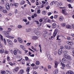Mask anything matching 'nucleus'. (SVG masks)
<instances>
[{
	"mask_svg": "<svg viewBox=\"0 0 74 74\" xmlns=\"http://www.w3.org/2000/svg\"><path fill=\"white\" fill-rule=\"evenodd\" d=\"M42 35L46 39H47L48 37H49V34H48V32H42Z\"/></svg>",
	"mask_w": 74,
	"mask_h": 74,
	"instance_id": "1",
	"label": "nucleus"
},
{
	"mask_svg": "<svg viewBox=\"0 0 74 74\" xmlns=\"http://www.w3.org/2000/svg\"><path fill=\"white\" fill-rule=\"evenodd\" d=\"M58 29H57L54 30L53 33V36L54 37H56V34H57V33H58Z\"/></svg>",
	"mask_w": 74,
	"mask_h": 74,
	"instance_id": "2",
	"label": "nucleus"
},
{
	"mask_svg": "<svg viewBox=\"0 0 74 74\" xmlns=\"http://www.w3.org/2000/svg\"><path fill=\"white\" fill-rule=\"evenodd\" d=\"M3 34L5 35V36L6 37V36H8L10 35V33L8 32V31H4L3 32Z\"/></svg>",
	"mask_w": 74,
	"mask_h": 74,
	"instance_id": "3",
	"label": "nucleus"
},
{
	"mask_svg": "<svg viewBox=\"0 0 74 74\" xmlns=\"http://www.w3.org/2000/svg\"><path fill=\"white\" fill-rule=\"evenodd\" d=\"M65 48L67 49L70 50L71 49V47L69 45H66L64 46Z\"/></svg>",
	"mask_w": 74,
	"mask_h": 74,
	"instance_id": "4",
	"label": "nucleus"
},
{
	"mask_svg": "<svg viewBox=\"0 0 74 74\" xmlns=\"http://www.w3.org/2000/svg\"><path fill=\"white\" fill-rule=\"evenodd\" d=\"M10 5H15V7H17L18 5V3H11L10 4Z\"/></svg>",
	"mask_w": 74,
	"mask_h": 74,
	"instance_id": "5",
	"label": "nucleus"
},
{
	"mask_svg": "<svg viewBox=\"0 0 74 74\" xmlns=\"http://www.w3.org/2000/svg\"><path fill=\"white\" fill-rule=\"evenodd\" d=\"M47 58L49 59V60H53V58L49 54L47 55Z\"/></svg>",
	"mask_w": 74,
	"mask_h": 74,
	"instance_id": "6",
	"label": "nucleus"
},
{
	"mask_svg": "<svg viewBox=\"0 0 74 74\" xmlns=\"http://www.w3.org/2000/svg\"><path fill=\"white\" fill-rule=\"evenodd\" d=\"M56 23H53L52 24V27L53 29H54L55 28H56Z\"/></svg>",
	"mask_w": 74,
	"mask_h": 74,
	"instance_id": "7",
	"label": "nucleus"
},
{
	"mask_svg": "<svg viewBox=\"0 0 74 74\" xmlns=\"http://www.w3.org/2000/svg\"><path fill=\"white\" fill-rule=\"evenodd\" d=\"M7 42L9 43L10 45H12V42L10 39H8L7 40Z\"/></svg>",
	"mask_w": 74,
	"mask_h": 74,
	"instance_id": "8",
	"label": "nucleus"
},
{
	"mask_svg": "<svg viewBox=\"0 0 74 74\" xmlns=\"http://www.w3.org/2000/svg\"><path fill=\"white\" fill-rule=\"evenodd\" d=\"M18 39L19 42L21 43H23V40L21 38L18 37Z\"/></svg>",
	"mask_w": 74,
	"mask_h": 74,
	"instance_id": "9",
	"label": "nucleus"
},
{
	"mask_svg": "<svg viewBox=\"0 0 74 74\" xmlns=\"http://www.w3.org/2000/svg\"><path fill=\"white\" fill-rule=\"evenodd\" d=\"M55 65L54 67L55 68H57L58 66V62L57 61H55L54 62Z\"/></svg>",
	"mask_w": 74,
	"mask_h": 74,
	"instance_id": "10",
	"label": "nucleus"
},
{
	"mask_svg": "<svg viewBox=\"0 0 74 74\" xmlns=\"http://www.w3.org/2000/svg\"><path fill=\"white\" fill-rule=\"evenodd\" d=\"M63 51V50L61 49H60L59 50L58 53L59 55H60L62 53V52Z\"/></svg>",
	"mask_w": 74,
	"mask_h": 74,
	"instance_id": "11",
	"label": "nucleus"
},
{
	"mask_svg": "<svg viewBox=\"0 0 74 74\" xmlns=\"http://www.w3.org/2000/svg\"><path fill=\"white\" fill-rule=\"evenodd\" d=\"M18 70H19V68L18 67L16 68L13 70L14 73H16L18 71Z\"/></svg>",
	"mask_w": 74,
	"mask_h": 74,
	"instance_id": "12",
	"label": "nucleus"
},
{
	"mask_svg": "<svg viewBox=\"0 0 74 74\" xmlns=\"http://www.w3.org/2000/svg\"><path fill=\"white\" fill-rule=\"evenodd\" d=\"M6 37L7 38H10V39H12V38H14V37L12 36H6Z\"/></svg>",
	"mask_w": 74,
	"mask_h": 74,
	"instance_id": "13",
	"label": "nucleus"
},
{
	"mask_svg": "<svg viewBox=\"0 0 74 74\" xmlns=\"http://www.w3.org/2000/svg\"><path fill=\"white\" fill-rule=\"evenodd\" d=\"M66 43H67L68 44H69V45H72L73 44V43L72 42H70L69 41H67Z\"/></svg>",
	"mask_w": 74,
	"mask_h": 74,
	"instance_id": "14",
	"label": "nucleus"
},
{
	"mask_svg": "<svg viewBox=\"0 0 74 74\" xmlns=\"http://www.w3.org/2000/svg\"><path fill=\"white\" fill-rule=\"evenodd\" d=\"M16 48H15V50L14 51V55H17V51H16Z\"/></svg>",
	"mask_w": 74,
	"mask_h": 74,
	"instance_id": "15",
	"label": "nucleus"
},
{
	"mask_svg": "<svg viewBox=\"0 0 74 74\" xmlns=\"http://www.w3.org/2000/svg\"><path fill=\"white\" fill-rule=\"evenodd\" d=\"M66 27L67 29H70L71 27V26L70 25H66Z\"/></svg>",
	"mask_w": 74,
	"mask_h": 74,
	"instance_id": "16",
	"label": "nucleus"
},
{
	"mask_svg": "<svg viewBox=\"0 0 74 74\" xmlns=\"http://www.w3.org/2000/svg\"><path fill=\"white\" fill-rule=\"evenodd\" d=\"M62 61L63 62V63H66V59H65V58H62Z\"/></svg>",
	"mask_w": 74,
	"mask_h": 74,
	"instance_id": "17",
	"label": "nucleus"
},
{
	"mask_svg": "<svg viewBox=\"0 0 74 74\" xmlns=\"http://www.w3.org/2000/svg\"><path fill=\"white\" fill-rule=\"evenodd\" d=\"M59 19L60 21H63V17L62 16H60L59 17Z\"/></svg>",
	"mask_w": 74,
	"mask_h": 74,
	"instance_id": "18",
	"label": "nucleus"
},
{
	"mask_svg": "<svg viewBox=\"0 0 74 74\" xmlns=\"http://www.w3.org/2000/svg\"><path fill=\"white\" fill-rule=\"evenodd\" d=\"M55 3H57V1H53V2H52L50 3V5H53V3H54L55 4Z\"/></svg>",
	"mask_w": 74,
	"mask_h": 74,
	"instance_id": "19",
	"label": "nucleus"
},
{
	"mask_svg": "<svg viewBox=\"0 0 74 74\" xmlns=\"http://www.w3.org/2000/svg\"><path fill=\"white\" fill-rule=\"evenodd\" d=\"M38 38V37L37 36H33L32 38V39L34 40H37Z\"/></svg>",
	"mask_w": 74,
	"mask_h": 74,
	"instance_id": "20",
	"label": "nucleus"
},
{
	"mask_svg": "<svg viewBox=\"0 0 74 74\" xmlns=\"http://www.w3.org/2000/svg\"><path fill=\"white\" fill-rule=\"evenodd\" d=\"M30 31H31V29L30 28L26 29V32L27 33H29V32H30Z\"/></svg>",
	"mask_w": 74,
	"mask_h": 74,
	"instance_id": "21",
	"label": "nucleus"
},
{
	"mask_svg": "<svg viewBox=\"0 0 74 74\" xmlns=\"http://www.w3.org/2000/svg\"><path fill=\"white\" fill-rule=\"evenodd\" d=\"M58 73V69H56L55 71H54L53 72V74H57Z\"/></svg>",
	"mask_w": 74,
	"mask_h": 74,
	"instance_id": "22",
	"label": "nucleus"
},
{
	"mask_svg": "<svg viewBox=\"0 0 74 74\" xmlns=\"http://www.w3.org/2000/svg\"><path fill=\"white\" fill-rule=\"evenodd\" d=\"M25 3V1L23 0L21 2L20 4L21 5H22L23 4H24Z\"/></svg>",
	"mask_w": 74,
	"mask_h": 74,
	"instance_id": "23",
	"label": "nucleus"
},
{
	"mask_svg": "<svg viewBox=\"0 0 74 74\" xmlns=\"http://www.w3.org/2000/svg\"><path fill=\"white\" fill-rule=\"evenodd\" d=\"M66 66L69 69H70L71 68V66H70V64H67Z\"/></svg>",
	"mask_w": 74,
	"mask_h": 74,
	"instance_id": "24",
	"label": "nucleus"
},
{
	"mask_svg": "<svg viewBox=\"0 0 74 74\" xmlns=\"http://www.w3.org/2000/svg\"><path fill=\"white\" fill-rule=\"evenodd\" d=\"M5 7L6 9H7L8 10H10V6L5 5Z\"/></svg>",
	"mask_w": 74,
	"mask_h": 74,
	"instance_id": "25",
	"label": "nucleus"
},
{
	"mask_svg": "<svg viewBox=\"0 0 74 74\" xmlns=\"http://www.w3.org/2000/svg\"><path fill=\"white\" fill-rule=\"evenodd\" d=\"M67 63H68L67 64H71V62L69 60H67Z\"/></svg>",
	"mask_w": 74,
	"mask_h": 74,
	"instance_id": "26",
	"label": "nucleus"
},
{
	"mask_svg": "<svg viewBox=\"0 0 74 74\" xmlns=\"http://www.w3.org/2000/svg\"><path fill=\"white\" fill-rule=\"evenodd\" d=\"M16 50L17 51V52H18V53H21V54L22 53V52L21 51H19V50L18 49H16Z\"/></svg>",
	"mask_w": 74,
	"mask_h": 74,
	"instance_id": "27",
	"label": "nucleus"
},
{
	"mask_svg": "<svg viewBox=\"0 0 74 74\" xmlns=\"http://www.w3.org/2000/svg\"><path fill=\"white\" fill-rule=\"evenodd\" d=\"M20 74H22L24 73V71L23 70H21L20 71Z\"/></svg>",
	"mask_w": 74,
	"mask_h": 74,
	"instance_id": "28",
	"label": "nucleus"
},
{
	"mask_svg": "<svg viewBox=\"0 0 74 74\" xmlns=\"http://www.w3.org/2000/svg\"><path fill=\"white\" fill-rule=\"evenodd\" d=\"M68 72L69 73V74H74V73L71 71H69Z\"/></svg>",
	"mask_w": 74,
	"mask_h": 74,
	"instance_id": "29",
	"label": "nucleus"
},
{
	"mask_svg": "<svg viewBox=\"0 0 74 74\" xmlns=\"http://www.w3.org/2000/svg\"><path fill=\"white\" fill-rule=\"evenodd\" d=\"M66 12V9L62 10V13L63 14H64Z\"/></svg>",
	"mask_w": 74,
	"mask_h": 74,
	"instance_id": "30",
	"label": "nucleus"
},
{
	"mask_svg": "<svg viewBox=\"0 0 74 74\" xmlns=\"http://www.w3.org/2000/svg\"><path fill=\"white\" fill-rule=\"evenodd\" d=\"M7 60L8 61H11V60L10 59V58L9 56H7Z\"/></svg>",
	"mask_w": 74,
	"mask_h": 74,
	"instance_id": "31",
	"label": "nucleus"
},
{
	"mask_svg": "<svg viewBox=\"0 0 74 74\" xmlns=\"http://www.w3.org/2000/svg\"><path fill=\"white\" fill-rule=\"evenodd\" d=\"M60 64H61V65H62V67H65L66 66L65 64L63 63H62V62H61Z\"/></svg>",
	"mask_w": 74,
	"mask_h": 74,
	"instance_id": "32",
	"label": "nucleus"
},
{
	"mask_svg": "<svg viewBox=\"0 0 74 74\" xmlns=\"http://www.w3.org/2000/svg\"><path fill=\"white\" fill-rule=\"evenodd\" d=\"M36 65H39L40 64V62L38 61H37L36 62Z\"/></svg>",
	"mask_w": 74,
	"mask_h": 74,
	"instance_id": "33",
	"label": "nucleus"
},
{
	"mask_svg": "<svg viewBox=\"0 0 74 74\" xmlns=\"http://www.w3.org/2000/svg\"><path fill=\"white\" fill-rule=\"evenodd\" d=\"M4 50L3 49H1V50H0V52L1 53H3L4 52Z\"/></svg>",
	"mask_w": 74,
	"mask_h": 74,
	"instance_id": "34",
	"label": "nucleus"
},
{
	"mask_svg": "<svg viewBox=\"0 0 74 74\" xmlns=\"http://www.w3.org/2000/svg\"><path fill=\"white\" fill-rule=\"evenodd\" d=\"M44 70L45 72H48V69H47V67H46L44 68Z\"/></svg>",
	"mask_w": 74,
	"mask_h": 74,
	"instance_id": "35",
	"label": "nucleus"
},
{
	"mask_svg": "<svg viewBox=\"0 0 74 74\" xmlns=\"http://www.w3.org/2000/svg\"><path fill=\"white\" fill-rule=\"evenodd\" d=\"M1 74H6L5 71H1Z\"/></svg>",
	"mask_w": 74,
	"mask_h": 74,
	"instance_id": "36",
	"label": "nucleus"
},
{
	"mask_svg": "<svg viewBox=\"0 0 74 74\" xmlns=\"http://www.w3.org/2000/svg\"><path fill=\"white\" fill-rule=\"evenodd\" d=\"M69 8H73V7H71V5L70 4H68V5Z\"/></svg>",
	"mask_w": 74,
	"mask_h": 74,
	"instance_id": "37",
	"label": "nucleus"
},
{
	"mask_svg": "<svg viewBox=\"0 0 74 74\" xmlns=\"http://www.w3.org/2000/svg\"><path fill=\"white\" fill-rule=\"evenodd\" d=\"M3 13H4V14H5V13H7V10H3Z\"/></svg>",
	"mask_w": 74,
	"mask_h": 74,
	"instance_id": "38",
	"label": "nucleus"
},
{
	"mask_svg": "<svg viewBox=\"0 0 74 74\" xmlns=\"http://www.w3.org/2000/svg\"><path fill=\"white\" fill-rule=\"evenodd\" d=\"M30 68L29 67H28L26 69V71H27V72L28 73V72H29V71H30Z\"/></svg>",
	"mask_w": 74,
	"mask_h": 74,
	"instance_id": "39",
	"label": "nucleus"
},
{
	"mask_svg": "<svg viewBox=\"0 0 74 74\" xmlns=\"http://www.w3.org/2000/svg\"><path fill=\"white\" fill-rule=\"evenodd\" d=\"M63 53L64 54H66V53H68V51H63Z\"/></svg>",
	"mask_w": 74,
	"mask_h": 74,
	"instance_id": "40",
	"label": "nucleus"
},
{
	"mask_svg": "<svg viewBox=\"0 0 74 74\" xmlns=\"http://www.w3.org/2000/svg\"><path fill=\"white\" fill-rule=\"evenodd\" d=\"M46 11H43L42 12V14L43 15H45L46 14Z\"/></svg>",
	"mask_w": 74,
	"mask_h": 74,
	"instance_id": "41",
	"label": "nucleus"
},
{
	"mask_svg": "<svg viewBox=\"0 0 74 74\" xmlns=\"http://www.w3.org/2000/svg\"><path fill=\"white\" fill-rule=\"evenodd\" d=\"M0 36L1 39V40H2V41H3V36H2L1 34H0Z\"/></svg>",
	"mask_w": 74,
	"mask_h": 74,
	"instance_id": "42",
	"label": "nucleus"
},
{
	"mask_svg": "<svg viewBox=\"0 0 74 74\" xmlns=\"http://www.w3.org/2000/svg\"><path fill=\"white\" fill-rule=\"evenodd\" d=\"M61 26L62 27H64L65 26H66V23H64L62 24Z\"/></svg>",
	"mask_w": 74,
	"mask_h": 74,
	"instance_id": "43",
	"label": "nucleus"
},
{
	"mask_svg": "<svg viewBox=\"0 0 74 74\" xmlns=\"http://www.w3.org/2000/svg\"><path fill=\"white\" fill-rule=\"evenodd\" d=\"M3 10V7H2L1 6H0V11H2Z\"/></svg>",
	"mask_w": 74,
	"mask_h": 74,
	"instance_id": "44",
	"label": "nucleus"
},
{
	"mask_svg": "<svg viewBox=\"0 0 74 74\" xmlns=\"http://www.w3.org/2000/svg\"><path fill=\"white\" fill-rule=\"evenodd\" d=\"M11 30H12V29H11V28H8V32L9 33V32H11Z\"/></svg>",
	"mask_w": 74,
	"mask_h": 74,
	"instance_id": "45",
	"label": "nucleus"
},
{
	"mask_svg": "<svg viewBox=\"0 0 74 74\" xmlns=\"http://www.w3.org/2000/svg\"><path fill=\"white\" fill-rule=\"evenodd\" d=\"M21 48H22V49H23V50H24V51H25V49H25V48H24V47H23V46H21Z\"/></svg>",
	"mask_w": 74,
	"mask_h": 74,
	"instance_id": "46",
	"label": "nucleus"
},
{
	"mask_svg": "<svg viewBox=\"0 0 74 74\" xmlns=\"http://www.w3.org/2000/svg\"><path fill=\"white\" fill-rule=\"evenodd\" d=\"M18 28H19V29H21L22 27V25H18Z\"/></svg>",
	"mask_w": 74,
	"mask_h": 74,
	"instance_id": "47",
	"label": "nucleus"
},
{
	"mask_svg": "<svg viewBox=\"0 0 74 74\" xmlns=\"http://www.w3.org/2000/svg\"><path fill=\"white\" fill-rule=\"evenodd\" d=\"M67 1L69 3H73V1L70 0H67Z\"/></svg>",
	"mask_w": 74,
	"mask_h": 74,
	"instance_id": "48",
	"label": "nucleus"
},
{
	"mask_svg": "<svg viewBox=\"0 0 74 74\" xmlns=\"http://www.w3.org/2000/svg\"><path fill=\"white\" fill-rule=\"evenodd\" d=\"M66 59H71V58L70 57V56L68 55L67 58H66Z\"/></svg>",
	"mask_w": 74,
	"mask_h": 74,
	"instance_id": "49",
	"label": "nucleus"
},
{
	"mask_svg": "<svg viewBox=\"0 0 74 74\" xmlns=\"http://www.w3.org/2000/svg\"><path fill=\"white\" fill-rule=\"evenodd\" d=\"M3 47V45H2L1 44V43H0V48H2Z\"/></svg>",
	"mask_w": 74,
	"mask_h": 74,
	"instance_id": "50",
	"label": "nucleus"
},
{
	"mask_svg": "<svg viewBox=\"0 0 74 74\" xmlns=\"http://www.w3.org/2000/svg\"><path fill=\"white\" fill-rule=\"evenodd\" d=\"M48 67L49 69H51V66L48 65Z\"/></svg>",
	"mask_w": 74,
	"mask_h": 74,
	"instance_id": "51",
	"label": "nucleus"
},
{
	"mask_svg": "<svg viewBox=\"0 0 74 74\" xmlns=\"http://www.w3.org/2000/svg\"><path fill=\"white\" fill-rule=\"evenodd\" d=\"M4 0H1V2L2 4H4Z\"/></svg>",
	"mask_w": 74,
	"mask_h": 74,
	"instance_id": "52",
	"label": "nucleus"
},
{
	"mask_svg": "<svg viewBox=\"0 0 74 74\" xmlns=\"http://www.w3.org/2000/svg\"><path fill=\"white\" fill-rule=\"evenodd\" d=\"M31 44V43H28L27 44V46H29V45H30V44Z\"/></svg>",
	"mask_w": 74,
	"mask_h": 74,
	"instance_id": "53",
	"label": "nucleus"
},
{
	"mask_svg": "<svg viewBox=\"0 0 74 74\" xmlns=\"http://www.w3.org/2000/svg\"><path fill=\"white\" fill-rule=\"evenodd\" d=\"M52 14V13L50 12H48V16H50V15H51Z\"/></svg>",
	"mask_w": 74,
	"mask_h": 74,
	"instance_id": "54",
	"label": "nucleus"
},
{
	"mask_svg": "<svg viewBox=\"0 0 74 74\" xmlns=\"http://www.w3.org/2000/svg\"><path fill=\"white\" fill-rule=\"evenodd\" d=\"M67 39L68 40H71V38L70 37H68L67 38Z\"/></svg>",
	"mask_w": 74,
	"mask_h": 74,
	"instance_id": "55",
	"label": "nucleus"
},
{
	"mask_svg": "<svg viewBox=\"0 0 74 74\" xmlns=\"http://www.w3.org/2000/svg\"><path fill=\"white\" fill-rule=\"evenodd\" d=\"M42 4H45L46 3V2L44 1H42Z\"/></svg>",
	"mask_w": 74,
	"mask_h": 74,
	"instance_id": "56",
	"label": "nucleus"
},
{
	"mask_svg": "<svg viewBox=\"0 0 74 74\" xmlns=\"http://www.w3.org/2000/svg\"><path fill=\"white\" fill-rule=\"evenodd\" d=\"M67 56H68V55H64V58H67Z\"/></svg>",
	"mask_w": 74,
	"mask_h": 74,
	"instance_id": "57",
	"label": "nucleus"
},
{
	"mask_svg": "<svg viewBox=\"0 0 74 74\" xmlns=\"http://www.w3.org/2000/svg\"><path fill=\"white\" fill-rule=\"evenodd\" d=\"M9 64H10V65H11V66H13V64H12V63L11 62H10L9 63Z\"/></svg>",
	"mask_w": 74,
	"mask_h": 74,
	"instance_id": "58",
	"label": "nucleus"
},
{
	"mask_svg": "<svg viewBox=\"0 0 74 74\" xmlns=\"http://www.w3.org/2000/svg\"><path fill=\"white\" fill-rule=\"evenodd\" d=\"M42 21H43V20H42V18H40L39 20V22H42Z\"/></svg>",
	"mask_w": 74,
	"mask_h": 74,
	"instance_id": "59",
	"label": "nucleus"
},
{
	"mask_svg": "<svg viewBox=\"0 0 74 74\" xmlns=\"http://www.w3.org/2000/svg\"><path fill=\"white\" fill-rule=\"evenodd\" d=\"M59 36H57V40H60V39H59Z\"/></svg>",
	"mask_w": 74,
	"mask_h": 74,
	"instance_id": "60",
	"label": "nucleus"
},
{
	"mask_svg": "<svg viewBox=\"0 0 74 74\" xmlns=\"http://www.w3.org/2000/svg\"><path fill=\"white\" fill-rule=\"evenodd\" d=\"M17 12H18V10H17L16 9L14 12V13H15V14H16Z\"/></svg>",
	"mask_w": 74,
	"mask_h": 74,
	"instance_id": "61",
	"label": "nucleus"
},
{
	"mask_svg": "<svg viewBox=\"0 0 74 74\" xmlns=\"http://www.w3.org/2000/svg\"><path fill=\"white\" fill-rule=\"evenodd\" d=\"M40 10H38L37 13H38V14H40Z\"/></svg>",
	"mask_w": 74,
	"mask_h": 74,
	"instance_id": "62",
	"label": "nucleus"
},
{
	"mask_svg": "<svg viewBox=\"0 0 74 74\" xmlns=\"http://www.w3.org/2000/svg\"><path fill=\"white\" fill-rule=\"evenodd\" d=\"M23 21H24L25 22H27V20L25 19H23Z\"/></svg>",
	"mask_w": 74,
	"mask_h": 74,
	"instance_id": "63",
	"label": "nucleus"
},
{
	"mask_svg": "<svg viewBox=\"0 0 74 74\" xmlns=\"http://www.w3.org/2000/svg\"><path fill=\"white\" fill-rule=\"evenodd\" d=\"M25 60H28V58L27 57H25Z\"/></svg>",
	"mask_w": 74,
	"mask_h": 74,
	"instance_id": "64",
	"label": "nucleus"
}]
</instances>
